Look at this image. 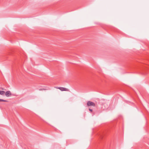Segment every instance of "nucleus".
Masks as SVG:
<instances>
[{
    "label": "nucleus",
    "mask_w": 149,
    "mask_h": 149,
    "mask_svg": "<svg viewBox=\"0 0 149 149\" xmlns=\"http://www.w3.org/2000/svg\"><path fill=\"white\" fill-rule=\"evenodd\" d=\"M87 105L88 106H92L93 107H95V104L93 102L88 101L87 103Z\"/></svg>",
    "instance_id": "nucleus-1"
},
{
    "label": "nucleus",
    "mask_w": 149,
    "mask_h": 149,
    "mask_svg": "<svg viewBox=\"0 0 149 149\" xmlns=\"http://www.w3.org/2000/svg\"><path fill=\"white\" fill-rule=\"evenodd\" d=\"M57 88L58 89L60 90L61 91H69V90L66 88L62 87H57L56 88Z\"/></svg>",
    "instance_id": "nucleus-2"
},
{
    "label": "nucleus",
    "mask_w": 149,
    "mask_h": 149,
    "mask_svg": "<svg viewBox=\"0 0 149 149\" xmlns=\"http://www.w3.org/2000/svg\"><path fill=\"white\" fill-rule=\"evenodd\" d=\"M11 95V93L10 91H6L5 93L6 95L8 97L10 96Z\"/></svg>",
    "instance_id": "nucleus-3"
},
{
    "label": "nucleus",
    "mask_w": 149,
    "mask_h": 149,
    "mask_svg": "<svg viewBox=\"0 0 149 149\" xmlns=\"http://www.w3.org/2000/svg\"><path fill=\"white\" fill-rule=\"evenodd\" d=\"M5 93V92L4 91H0V94L2 95H3Z\"/></svg>",
    "instance_id": "nucleus-4"
},
{
    "label": "nucleus",
    "mask_w": 149,
    "mask_h": 149,
    "mask_svg": "<svg viewBox=\"0 0 149 149\" xmlns=\"http://www.w3.org/2000/svg\"><path fill=\"white\" fill-rule=\"evenodd\" d=\"M0 102H7L8 101L6 100L0 99Z\"/></svg>",
    "instance_id": "nucleus-5"
},
{
    "label": "nucleus",
    "mask_w": 149,
    "mask_h": 149,
    "mask_svg": "<svg viewBox=\"0 0 149 149\" xmlns=\"http://www.w3.org/2000/svg\"><path fill=\"white\" fill-rule=\"evenodd\" d=\"M89 110L91 112H92L93 111V110L90 108L89 109Z\"/></svg>",
    "instance_id": "nucleus-6"
}]
</instances>
